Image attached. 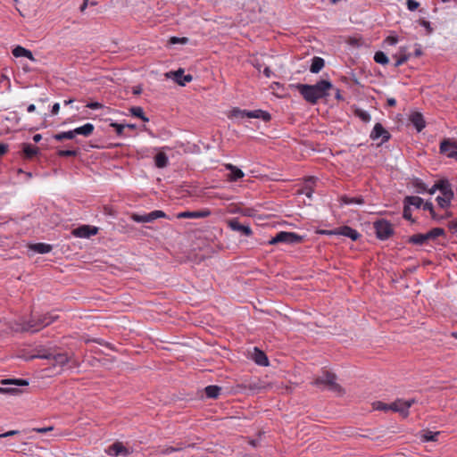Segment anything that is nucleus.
I'll list each match as a JSON object with an SVG mask.
<instances>
[{
  "instance_id": "4",
  "label": "nucleus",
  "mask_w": 457,
  "mask_h": 457,
  "mask_svg": "<svg viewBox=\"0 0 457 457\" xmlns=\"http://www.w3.org/2000/svg\"><path fill=\"white\" fill-rule=\"evenodd\" d=\"M302 241L303 237L297 235L296 233L280 231L275 237H271L268 243L269 245H276L278 243L295 245L301 243Z\"/></svg>"
},
{
  "instance_id": "62",
  "label": "nucleus",
  "mask_w": 457,
  "mask_h": 457,
  "mask_svg": "<svg viewBox=\"0 0 457 457\" xmlns=\"http://www.w3.org/2000/svg\"><path fill=\"white\" fill-rule=\"evenodd\" d=\"M387 104H388L389 106H391V107L395 106V104H396V101H395V98H388V99H387Z\"/></svg>"
},
{
  "instance_id": "11",
  "label": "nucleus",
  "mask_w": 457,
  "mask_h": 457,
  "mask_svg": "<svg viewBox=\"0 0 457 457\" xmlns=\"http://www.w3.org/2000/svg\"><path fill=\"white\" fill-rule=\"evenodd\" d=\"M168 78H172L176 83L184 87L187 83L192 81L193 77L190 74L184 75V70L179 69L176 71H170L166 74Z\"/></svg>"
},
{
  "instance_id": "44",
  "label": "nucleus",
  "mask_w": 457,
  "mask_h": 457,
  "mask_svg": "<svg viewBox=\"0 0 457 457\" xmlns=\"http://www.w3.org/2000/svg\"><path fill=\"white\" fill-rule=\"evenodd\" d=\"M373 408L375 410L387 411H390L391 407H390V404H387V403H385L383 402L378 401V402L373 403Z\"/></svg>"
},
{
  "instance_id": "5",
  "label": "nucleus",
  "mask_w": 457,
  "mask_h": 457,
  "mask_svg": "<svg viewBox=\"0 0 457 457\" xmlns=\"http://www.w3.org/2000/svg\"><path fill=\"white\" fill-rule=\"evenodd\" d=\"M35 357L51 361L54 367H62L70 361V357L66 353H54L49 351L38 353L37 355H35ZM32 358H34V356H32Z\"/></svg>"
},
{
  "instance_id": "60",
  "label": "nucleus",
  "mask_w": 457,
  "mask_h": 457,
  "mask_svg": "<svg viewBox=\"0 0 457 457\" xmlns=\"http://www.w3.org/2000/svg\"><path fill=\"white\" fill-rule=\"evenodd\" d=\"M132 92L134 95H140L142 93V87L140 86H136L133 87Z\"/></svg>"
},
{
  "instance_id": "26",
  "label": "nucleus",
  "mask_w": 457,
  "mask_h": 457,
  "mask_svg": "<svg viewBox=\"0 0 457 457\" xmlns=\"http://www.w3.org/2000/svg\"><path fill=\"white\" fill-rule=\"evenodd\" d=\"M29 249L38 253H47L52 250V245L45 243H37L30 245Z\"/></svg>"
},
{
  "instance_id": "50",
  "label": "nucleus",
  "mask_w": 457,
  "mask_h": 457,
  "mask_svg": "<svg viewBox=\"0 0 457 457\" xmlns=\"http://www.w3.org/2000/svg\"><path fill=\"white\" fill-rule=\"evenodd\" d=\"M403 216L404 219L413 221L411 220V207H409L405 204H404V207H403Z\"/></svg>"
},
{
  "instance_id": "36",
  "label": "nucleus",
  "mask_w": 457,
  "mask_h": 457,
  "mask_svg": "<svg viewBox=\"0 0 457 457\" xmlns=\"http://www.w3.org/2000/svg\"><path fill=\"white\" fill-rule=\"evenodd\" d=\"M453 198L448 195H439L436 197V202L441 208H446L450 205Z\"/></svg>"
},
{
  "instance_id": "9",
  "label": "nucleus",
  "mask_w": 457,
  "mask_h": 457,
  "mask_svg": "<svg viewBox=\"0 0 457 457\" xmlns=\"http://www.w3.org/2000/svg\"><path fill=\"white\" fill-rule=\"evenodd\" d=\"M436 190H439L442 195H448L453 197V191L451 184L447 179H440L428 190L430 195H433Z\"/></svg>"
},
{
  "instance_id": "10",
  "label": "nucleus",
  "mask_w": 457,
  "mask_h": 457,
  "mask_svg": "<svg viewBox=\"0 0 457 457\" xmlns=\"http://www.w3.org/2000/svg\"><path fill=\"white\" fill-rule=\"evenodd\" d=\"M327 233L329 235H341L353 241H356L361 237V234L357 230L348 226H344L335 230L328 231Z\"/></svg>"
},
{
  "instance_id": "33",
  "label": "nucleus",
  "mask_w": 457,
  "mask_h": 457,
  "mask_svg": "<svg viewBox=\"0 0 457 457\" xmlns=\"http://www.w3.org/2000/svg\"><path fill=\"white\" fill-rule=\"evenodd\" d=\"M408 242L413 245H423L427 241L425 234H415L408 238Z\"/></svg>"
},
{
  "instance_id": "14",
  "label": "nucleus",
  "mask_w": 457,
  "mask_h": 457,
  "mask_svg": "<svg viewBox=\"0 0 457 457\" xmlns=\"http://www.w3.org/2000/svg\"><path fill=\"white\" fill-rule=\"evenodd\" d=\"M409 120L415 127L418 132H420L426 127L424 117L420 112H411L409 115Z\"/></svg>"
},
{
  "instance_id": "46",
  "label": "nucleus",
  "mask_w": 457,
  "mask_h": 457,
  "mask_svg": "<svg viewBox=\"0 0 457 457\" xmlns=\"http://www.w3.org/2000/svg\"><path fill=\"white\" fill-rule=\"evenodd\" d=\"M178 219H196L195 212H182L177 214Z\"/></svg>"
},
{
  "instance_id": "13",
  "label": "nucleus",
  "mask_w": 457,
  "mask_h": 457,
  "mask_svg": "<svg viewBox=\"0 0 457 457\" xmlns=\"http://www.w3.org/2000/svg\"><path fill=\"white\" fill-rule=\"evenodd\" d=\"M98 228L89 225H82L72 231V234L78 237H89L97 233Z\"/></svg>"
},
{
  "instance_id": "15",
  "label": "nucleus",
  "mask_w": 457,
  "mask_h": 457,
  "mask_svg": "<svg viewBox=\"0 0 457 457\" xmlns=\"http://www.w3.org/2000/svg\"><path fill=\"white\" fill-rule=\"evenodd\" d=\"M106 453L110 455L114 456H118L120 454L129 455L130 453L129 449L126 448L120 442H115L114 444H112L111 446L108 447Z\"/></svg>"
},
{
  "instance_id": "1",
  "label": "nucleus",
  "mask_w": 457,
  "mask_h": 457,
  "mask_svg": "<svg viewBox=\"0 0 457 457\" xmlns=\"http://www.w3.org/2000/svg\"><path fill=\"white\" fill-rule=\"evenodd\" d=\"M296 88L306 102L315 104L320 99L328 96L333 85L328 80L321 79L315 85L298 84Z\"/></svg>"
},
{
  "instance_id": "37",
  "label": "nucleus",
  "mask_w": 457,
  "mask_h": 457,
  "mask_svg": "<svg viewBox=\"0 0 457 457\" xmlns=\"http://www.w3.org/2000/svg\"><path fill=\"white\" fill-rule=\"evenodd\" d=\"M2 385L28 386L29 382L25 379H2Z\"/></svg>"
},
{
  "instance_id": "48",
  "label": "nucleus",
  "mask_w": 457,
  "mask_h": 457,
  "mask_svg": "<svg viewBox=\"0 0 457 457\" xmlns=\"http://www.w3.org/2000/svg\"><path fill=\"white\" fill-rule=\"evenodd\" d=\"M21 393V390L17 388H8V387H1L0 386V394H12V395H17Z\"/></svg>"
},
{
  "instance_id": "28",
  "label": "nucleus",
  "mask_w": 457,
  "mask_h": 457,
  "mask_svg": "<svg viewBox=\"0 0 457 457\" xmlns=\"http://www.w3.org/2000/svg\"><path fill=\"white\" fill-rule=\"evenodd\" d=\"M221 391V387L218 386H208L204 388L205 395L208 398L216 399Z\"/></svg>"
},
{
  "instance_id": "56",
  "label": "nucleus",
  "mask_w": 457,
  "mask_h": 457,
  "mask_svg": "<svg viewBox=\"0 0 457 457\" xmlns=\"http://www.w3.org/2000/svg\"><path fill=\"white\" fill-rule=\"evenodd\" d=\"M17 434H19L18 430H10V431L5 432L4 434H0V438L14 436V435H17Z\"/></svg>"
},
{
  "instance_id": "7",
  "label": "nucleus",
  "mask_w": 457,
  "mask_h": 457,
  "mask_svg": "<svg viewBox=\"0 0 457 457\" xmlns=\"http://www.w3.org/2000/svg\"><path fill=\"white\" fill-rule=\"evenodd\" d=\"M166 217H167L166 213L161 210H155L147 214H143V215L137 214V213H132L130 216L132 220L138 222V223L152 222L156 219L166 218Z\"/></svg>"
},
{
  "instance_id": "35",
  "label": "nucleus",
  "mask_w": 457,
  "mask_h": 457,
  "mask_svg": "<svg viewBox=\"0 0 457 457\" xmlns=\"http://www.w3.org/2000/svg\"><path fill=\"white\" fill-rule=\"evenodd\" d=\"M374 61L378 63H380V64H387L389 60H388V57L386 56V54L384 53V52H381V51H378L377 53H375V55H374Z\"/></svg>"
},
{
  "instance_id": "34",
  "label": "nucleus",
  "mask_w": 457,
  "mask_h": 457,
  "mask_svg": "<svg viewBox=\"0 0 457 457\" xmlns=\"http://www.w3.org/2000/svg\"><path fill=\"white\" fill-rule=\"evenodd\" d=\"M56 141H62L64 139H73L75 137L73 130L61 132L54 135L53 137Z\"/></svg>"
},
{
  "instance_id": "27",
  "label": "nucleus",
  "mask_w": 457,
  "mask_h": 457,
  "mask_svg": "<svg viewBox=\"0 0 457 457\" xmlns=\"http://www.w3.org/2000/svg\"><path fill=\"white\" fill-rule=\"evenodd\" d=\"M154 162L157 168H165L169 163L168 156L163 152H160L155 155Z\"/></svg>"
},
{
  "instance_id": "8",
  "label": "nucleus",
  "mask_w": 457,
  "mask_h": 457,
  "mask_svg": "<svg viewBox=\"0 0 457 457\" xmlns=\"http://www.w3.org/2000/svg\"><path fill=\"white\" fill-rule=\"evenodd\" d=\"M415 399H410L407 401L398 399L394 403H390V411L399 412L403 418L408 417L410 407L415 403Z\"/></svg>"
},
{
  "instance_id": "24",
  "label": "nucleus",
  "mask_w": 457,
  "mask_h": 457,
  "mask_svg": "<svg viewBox=\"0 0 457 457\" xmlns=\"http://www.w3.org/2000/svg\"><path fill=\"white\" fill-rule=\"evenodd\" d=\"M12 54L15 57H27V58H29L31 61L35 60L32 53L29 50H28V49H26V48H24V47H22L21 46H16L12 50Z\"/></svg>"
},
{
  "instance_id": "6",
  "label": "nucleus",
  "mask_w": 457,
  "mask_h": 457,
  "mask_svg": "<svg viewBox=\"0 0 457 457\" xmlns=\"http://www.w3.org/2000/svg\"><path fill=\"white\" fill-rule=\"evenodd\" d=\"M374 228L376 230V235L378 238L381 240H386L389 238L394 233L392 224L385 220H379L375 221Z\"/></svg>"
},
{
  "instance_id": "63",
  "label": "nucleus",
  "mask_w": 457,
  "mask_h": 457,
  "mask_svg": "<svg viewBox=\"0 0 457 457\" xmlns=\"http://www.w3.org/2000/svg\"><path fill=\"white\" fill-rule=\"evenodd\" d=\"M450 228L457 232V220H453L450 224Z\"/></svg>"
},
{
  "instance_id": "39",
  "label": "nucleus",
  "mask_w": 457,
  "mask_h": 457,
  "mask_svg": "<svg viewBox=\"0 0 457 457\" xmlns=\"http://www.w3.org/2000/svg\"><path fill=\"white\" fill-rule=\"evenodd\" d=\"M413 187L416 188V191L417 193H424L426 191L428 192V188L427 187V185L420 179H416L414 181H413Z\"/></svg>"
},
{
  "instance_id": "55",
  "label": "nucleus",
  "mask_w": 457,
  "mask_h": 457,
  "mask_svg": "<svg viewBox=\"0 0 457 457\" xmlns=\"http://www.w3.org/2000/svg\"><path fill=\"white\" fill-rule=\"evenodd\" d=\"M54 429L53 427H46V428H35L32 430L36 431L37 433H46L48 431H52Z\"/></svg>"
},
{
  "instance_id": "12",
  "label": "nucleus",
  "mask_w": 457,
  "mask_h": 457,
  "mask_svg": "<svg viewBox=\"0 0 457 457\" xmlns=\"http://www.w3.org/2000/svg\"><path fill=\"white\" fill-rule=\"evenodd\" d=\"M390 137V133L385 129L380 123H376L370 133V138L372 140H377L381 137V143L388 141Z\"/></svg>"
},
{
  "instance_id": "41",
  "label": "nucleus",
  "mask_w": 457,
  "mask_h": 457,
  "mask_svg": "<svg viewBox=\"0 0 457 457\" xmlns=\"http://www.w3.org/2000/svg\"><path fill=\"white\" fill-rule=\"evenodd\" d=\"M354 114L364 122H369L371 119L370 115L366 111L361 109H356L354 111Z\"/></svg>"
},
{
  "instance_id": "61",
  "label": "nucleus",
  "mask_w": 457,
  "mask_h": 457,
  "mask_svg": "<svg viewBox=\"0 0 457 457\" xmlns=\"http://www.w3.org/2000/svg\"><path fill=\"white\" fill-rule=\"evenodd\" d=\"M263 74L265 75V77L270 78L271 76V74H272V71H271V70L269 67H266L263 70Z\"/></svg>"
},
{
  "instance_id": "57",
  "label": "nucleus",
  "mask_w": 457,
  "mask_h": 457,
  "mask_svg": "<svg viewBox=\"0 0 457 457\" xmlns=\"http://www.w3.org/2000/svg\"><path fill=\"white\" fill-rule=\"evenodd\" d=\"M196 218H205L210 215L209 211L195 212Z\"/></svg>"
},
{
  "instance_id": "23",
  "label": "nucleus",
  "mask_w": 457,
  "mask_h": 457,
  "mask_svg": "<svg viewBox=\"0 0 457 457\" xmlns=\"http://www.w3.org/2000/svg\"><path fill=\"white\" fill-rule=\"evenodd\" d=\"M194 445V444L186 445L183 443H178L176 446L164 447L163 449L161 450L160 453L166 455L174 452H179L187 447H193Z\"/></svg>"
},
{
  "instance_id": "3",
  "label": "nucleus",
  "mask_w": 457,
  "mask_h": 457,
  "mask_svg": "<svg viewBox=\"0 0 457 457\" xmlns=\"http://www.w3.org/2000/svg\"><path fill=\"white\" fill-rule=\"evenodd\" d=\"M337 375L328 370H324L322 375L318 377L313 385L319 386H325L329 391L335 393L337 395L341 396L345 394V389L337 382Z\"/></svg>"
},
{
  "instance_id": "20",
  "label": "nucleus",
  "mask_w": 457,
  "mask_h": 457,
  "mask_svg": "<svg viewBox=\"0 0 457 457\" xmlns=\"http://www.w3.org/2000/svg\"><path fill=\"white\" fill-rule=\"evenodd\" d=\"M253 360L255 361L256 364L261 366H268L269 365V360L266 356V354L259 350L258 348H254V352L253 353Z\"/></svg>"
},
{
  "instance_id": "42",
  "label": "nucleus",
  "mask_w": 457,
  "mask_h": 457,
  "mask_svg": "<svg viewBox=\"0 0 457 457\" xmlns=\"http://www.w3.org/2000/svg\"><path fill=\"white\" fill-rule=\"evenodd\" d=\"M422 208L423 210L425 211H428L431 214V217L434 219V220H438L439 217H437V215L436 214L435 211H434V207H433V204L432 203L430 202H426L424 203L423 202V204H422Z\"/></svg>"
},
{
  "instance_id": "54",
  "label": "nucleus",
  "mask_w": 457,
  "mask_h": 457,
  "mask_svg": "<svg viewBox=\"0 0 457 457\" xmlns=\"http://www.w3.org/2000/svg\"><path fill=\"white\" fill-rule=\"evenodd\" d=\"M87 107L89 108V109H93V110H96V109H100L103 107V104L98 103V102H91V103H88L87 104Z\"/></svg>"
},
{
  "instance_id": "21",
  "label": "nucleus",
  "mask_w": 457,
  "mask_h": 457,
  "mask_svg": "<svg viewBox=\"0 0 457 457\" xmlns=\"http://www.w3.org/2000/svg\"><path fill=\"white\" fill-rule=\"evenodd\" d=\"M95 129V127L91 123H86L85 125L73 129L74 135H82L85 137H89Z\"/></svg>"
},
{
  "instance_id": "30",
  "label": "nucleus",
  "mask_w": 457,
  "mask_h": 457,
  "mask_svg": "<svg viewBox=\"0 0 457 457\" xmlns=\"http://www.w3.org/2000/svg\"><path fill=\"white\" fill-rule=\"evenodd\" d=\"M445 235V229L442 228H435L425 233L427 241L435 240L436 237Z\"/></svg>"
},
{
  "instance_id": "38",
  "label": "nucleus",
  "mask_w": 457,
  "mask_h": 457,
  "mask_svg": "<svg viewBox=\"0 0 457 457\" xmlns=\"http://www.w3.org/2000/svg\"><path fill=\"white\" fill-rule=\"evenodd\" d=\"M265 387V385L260 380L253 381L248 383L247 385H245V388H248L252 391L262 390L264 389Z\"/></svg>"
},
{
  "instance_id": "52",
  "label": "nucleus",
  "mask_w": 457,
  "mask_h": 457,
  "mask_svg": "<svg viewBox=\"0 0 457 457\" xmlns=\"http://www.w3.org/2000/svg\"><path fill=\"white\" fill-rule=\"evenodd\" d=\"M170 44H177V43H187V37H171L169 40Z\"/></svg>"
},
{
  "instance_id": "64",
  "label": "nucleus",
  "mask_w": 457,
  "mask_h": 457,
  "mask_svg": "<svg viewBox=\"0 0 457 457\" xmlns=\"http://www.w3.org/2000/svg\"><path fill=\"white\" fill-rule=\"evenodd\" d=\"M449 158H453L457 161V151H452L448 154Z\"/></svg>"
},
{
  "instance_id": "59",
  "label": "nucleus",
  "mask_w": 457,
  "mask_h": 457,
  "mask_svg": "<svg viewBox=\"0 0 457 457\" xmlns=\"http://www.w3.org/2000/svg\"><path fill=\"white\" fill-rule=\"evenodd\" d=\"M60 110V104L58 103H55L52 107V114L55 115L58 113Z\"/></svg>"
},
{
  "instance_id": "29",
  "label": "nucleus",
  "mask_w": 457,
  "mask_h": 457,
  "mask_svg": "<svg viewBox=\"0 0 457 457\" xmlns=\"http://www.w3.org/2000/svg\"><path fill=\"white\" fill-rule=\"evenodd\" d=\"M403 202L409 207L412 205L415 206L416 208H420L422 207L423 204V199L420 198V196H406Z\"/></svg>"
},
{
  "instance_id": "22",
  "label": "nucleus",
  "mask_w": 457,
  "mask_h": 457,
  "mask_svg": "<svg viewBox=\"0 0 457 457\" xmlns=\"http://www.w3.org/2000/svg\"><path fill=\"white\" fill-rule=\"evenodd\" d=\"M22 151L26 159H32L38 154L39 148L25 143L22 145Z\"/></svg>"
},
{
  "instance_id": "51",
  "label": "nucleus",
  "mask_w": 457,
  "mask_h": 457,
  "mask_svg": "<svg viewBox=\"0 0 457 457\" xmlns=\"http://www.w3.org/2000/svg\"><path fill=\"white\" fill-rule=\"evenodd\" d=\"M419 5L420 4L415 0H407V7L411 12L415 11Z\"/></svg>"
},
{
  "instance_id": "18",
  "label": "nucleus",
  "mask_w": 457,
  "mask_h": 457,
  "mask_svg": "<svg viewBox=\"0 0 457 457\" xmlns=\"http://www.w3.org/2000/svg\"><path fill=\"white\" fill-rule=\"evenodd\" d=\"M452 151H457V143L450 139H444L440 144V153L448 157V154Z\"/></svg>"
},
{
  "instance_id": "49",
  "label": "nucleus",
  "mask_w": 457,
  "mask_h": 457,
  "mask_svg": "<svg viewBox=\"0 0 457 457\" xmlns=\"http://www.w3.org/2000/svg\"><path fill=\"white\" fill-rule=\"evenodd\" d=\"M111 127L114 128L116 129V133L118 136H121L125 128V125L119 124L116 122H112Z\"/></svg>"
},
{
  "instance_id": "31",
  "label": "nucleus",
  "mask_w": 457,
  "mask_h": 457,
  "mask_svg": "<svg viewBox=\"0 0 457 457\" xmlns=\"http://www.w3.org/2000/svg\"><path fill=\"white\" fill-rule=\"evenodd\" d=\"M340 200L345 204H364V199L361 196L350 197V196L344 195L341 197Z\"/></svg>"
},
{
  "instance_id": "25",
  "label": "nucleus",
  "mask_w": 457,
  "mask_h": 457,
  "mask_svg": "<svg viewBox=\"0 0 457 457\" xmlns=\"http://www.w3.org/2000/svg\"><path fill=\"white\" fill-rule=\"evenodd\" d=\"M325 65V62L321 57L315 56L312 60L310 71L312 73H319Z\"/></svg>"
},
{
  "instance_id": "43",
  "label": "nucleus",
  "mask_w": 457,
  "mask_h": 457,
  "mask_svg": "<svg viewBox=\"0 0 457 457\" xmlns=\"http://www.w3.org/2000/svg\"><path fill=\"white\" fill-rule=\"evenodd\" d=\"M78 154H79L78 150H59L57 152V154L60 157H73V156H77Z\"/></svg>"
},
{
  "instance_id": "17",
  "label": "nucleus",
  "mask_w": 457,
  "mask_h": 457,
  "mask_svg": "<svg viewBox=\"0 0 457 457\" xmlns=\"http://www.w3.org/2000/svg\"><path fill=\"white\" fill-rule=\"evenodd\" d=\"M225 168L230 170V173L228 175V181H237L242 179L245 175L244 172L239 168L233 164H225Z\"/></svg>"
},
{
  "instance_id": "40",
  "label": "nucleus",
  "mask_w": 457,
  "mask_h": 457,
  "mask_svg": "<svg viewBox=\"0 0 457 457\" xmlns=\"http://www.w3.org/2000/svg\"><path fill=\"white\" fill-rule=\"evenodd\" d=\"M439 432L426 431L422 436V440L425 442H435L437 440Z\"/></svg>"
},
{
  "instance_id": "47",
  "label": "nucleus",
  "mask_w": 457,
  "mask_h": 457,
  "mask_svg": "<svg viewBox=\"0 0 457 457\" xmlns=\"http://www.w3.org/2000/svg\"><path fill=\"white\" fill-rule=\"evenodd\" d=\"M232 113V116L234 117H238V118H245L246 117V114L245 113H248V111L246 110H240L238 108H235L232 110L231 112Z\"/></svg>"
},
{
  "instance_id": "45",
  "label": "nucleus",
  "mask_w": 457,
  "mask_h": 457,
  "mask_svg": "<svg viewBox=\"0 0 457 457\" xmlns=\"http://www.w3.org/2000/svg\"><path fill=\"white\" fill-rule=\"evenodd\" d=\"M395 57L396 58L395 67H399L400 65L407 62V60L410 58V54L403 53L399 57H397L396 55Z\"/></svg>"
},
{
  "instance_id": "53",
  "label": "nucleus",
  "mask_w": 457,
  "mask_h": 457,
  "mask_svg": "<svg viewBox=\"0 0 457 457\" xmlns=\"http://www.w3.org/2000/svg\"><path fill=\"white\" fill-rule=\"evenodd\" d=\"M398 39L396 37H394V36H388L386 39H385V43L390 45V46H394L397 43Z\"/></svg>"
},
{
  "instance_id": "58",
  "label": "nucleus",
  "mask_w": 457,
  "mask_h": 457,
  "mask_svg": "<svg viewBox=\"0 0 457 457\" xmlns=\"http://www.w3.org/2000/svg\"><path fill=\"white\" fill-rule=\"evenodd\" d=\"M8 151V145L6 144H0V156L4 155Z\"/></svg>"
},
{
  "instance_id": "19",
  "label": "nucleus",
  "mask_w": 457,
  "mask_h": 457,
  "mask_svg": "<svg viewBox=\"0 0 457 457\" xmlns=\"http://www.w3.org/2000/svg\"><path fill=\"white\" fill-rule=\"evenodd\" d=\"M246 114V118L251 119H262L264 121H269L271 119L270 114L262 110H254V111H248V113Z\"/></svg>"
},
{
  "instance_id": "16",
  "label": "nucleus",
  "mask_w": 457,
  "mask_h": 457,
  "mask_svg": "<svg viewBox=\"0 0 457 457\" xmlns=\"http://www.w3.org/2000/svg\"><path fill=\"white\" fill-rule=\"evenodd\" d=\"M228 226L232 230L239 231L245 236H251L253 231L249 226L242 225L237 219L230 220L228 221Z\"/></svg>"
},
{
  "instance_id": "32",
  "label": "nucleus",
  "mask_w": 457,
  "mask_h": 457,
  "mask_svg": "<svg viewBox=\"0 0 457 457\" xmlns=\"http://www.w3.org/2000/svg\"><path fill=\"white\" fill-rule=\"evenodd\" d=\"M129 112L133 116L141 119L143 121L146 122L149 120V119L145 115L143 108L140 106L131 107Z\"/></svg>"
},
{
  "instance_id": "2",
  "label": "nucleus",
  "mask_w": 457,
  "mask_h": 457,
  "mask_svg": "<svg viewBox=\"0 0 457 457\" xmlns=\"http://www.w3.org/2000/svg\"><path fill=\"white\" fill-rule=\"evenodd\" d=\"M57 319L58 315L53 313H46L43 315L32 314L29 321L16 323L14 327H12V328L14 331L35 333L52 324Z\"/></svg>"
}]
</instances>
